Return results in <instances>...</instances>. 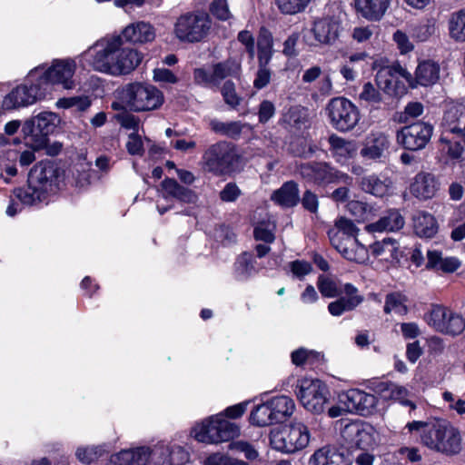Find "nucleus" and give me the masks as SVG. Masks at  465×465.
Listing matches in <instances>:
<instances>
[{"label": "nucleus", "instance_id": "obj_51", "mask_svg": "<svg viewBox=\"0 0 465 465\" xmlns=\"http://www.w3.org/2000/svg\"><path fill=\"white\" fill-rule=\"evenodd\" d=\"M241 70V64L234 60H227L223 63H218L213 65V71L216 80L217 86L222 80L228 76H237Z\"/></svg>", "mask_w": 465, "mask_h": 465}, {"label": "nucleus", "instance_id": "obj_26", "mask_svg": "<svg viewBox=\"0 0 465 465\" xmlns=\"http://www.w3.org/2000/svg\"><path fill=\"white\" fill-rule=\"evenodd\" d=\"M392 0H354L358 16L369 21L379 22L387 14Z\"/></svg>", "mask_w": 465, "mask_h": 465}, {"label": "nucleus", "instance_id": "obj_63", "mask_svg": "<svg viewBox=\"0 0 465 465\" xmlns=\"http://www.w3.org/2000/svg\"><path fill=\"white\" fill-rule=\"evenodd\" d=\"M229 449L242 452L247 460H253L259 456L257 450L249 442L243 440L230 443Z\"/></svg>", "mask_w": 465, "mask_h": 465}, {"label": "nucleus", "instance_id": "obj_6", "mask_svg": "<svg viewBox=\"0 0 465 465\" xmlns=\"http://www.w3.org/2000/svg\"><path fill=\"white\" fill-rule=\"evenodd\" d=\"M311 431L302 421H292L270 432L272 449L284 454H294L306 449L311 441Z\"/></svg>", "mask_w": 465, "mask_h": 465}, {"label": "nucleus", "instance_id": "obj_30", "mask_svg": "<svg viewBox=\"0 0 465 465\" xmlns=\"http://www.w3.org/2000/svg\"><path fill=\"white\" fill-rule=\"evenodd\" d=\"M414 233L420 238L431 239L439 232L436 217L426 211L416 212L411 218Z\"/></svg>", "mask_w": 465, "mask_h": 465}, {"label": "nucleus", "instance_id": "obj_16", "mask_svg": "<svg viewBox=\"0 0 465 465\" xmlns=\"http://www.w3.org/2000/svg\"><path fill=\"white\" fill-rule=\"evenodd\" d=\"M59 170L51 161H41L30 171L28 183L34 188L39 189L45 195L54 193L58 188Z\"/></svg>", "mask_w": 465, "mask_h": 465}, {"label": "nucleus", "instance_id": "obj_4", "mask_svg": "<svg viewBox=\"0 0 465 465\" xmlns=\"http://www.w3.org/2000/svg\"><path fill=\"white\" fill-rule=\"evenodd\" d=\"M406 428L410 432H419L422 444L431 450L448 454L457 453L460 450V432L445 420L412 421Z\"/></svg>", "mask_w": 465, "mask_h": 465}, {"label": "nucleus", "instance_id": "obj_47", "mask_svg": "<svg viewBox=\"0 0 465 465\" xmlns=\"http://www.w3.org/2000/svg\"><path fill=\"white\" fill-rule=\"evenodd\" d=\"M367 56L368 54L365 52L350 54L339 68V72L342 78L347 82L355 81L359 74L356 69V64L361 61H365Z\"/></svg>", "mask_w": 465, "mask_h": 465}, {"label": "nucleus", "instance_id": "obj_36", "mask_svg": "<svg viewBox=\"0 0 465 465\" xmlns=\"http://www.w3.org/2000/svg\"><path fill=\"white\" fill-rule=\"evenodd\" d=\"M163 197L174 198L183 203L195 205L198 201L197 194L191 189L180 185L173 179H165L162 183Z\"/></svg>", "mask_w": 465, "mask_h": 465}, {"label": "nucleus", "instance_id": "obj_53", "mask_svg": "<svg viewBox=\"0 0 465 465\" xmlns=\"http://www.w3.org/2000/svg\"><path fill=\"white\" fill-rule=\"evenodd\" d=\"M359 100L370 106L379 107L383 101L381 93L371 82L364 83L359 94Z\"/></svg>", "mask_w": 465, "mask_h": 465}, {"label": "nucleus", "instance_id": "obj_34", "mask_svg": "<svg viewBox=\"0 0 465 465\" xmlns=\"http://www.w3.org/2000/svg\"><path fill=\"white\" fill-rule=\"evenodd\" d=\"M361 188L367 193L376 197H384L389 195L393 189V183L386 175L370 174L361 181Z\"/></svg>", "mask_w": 465, "mask_h": 465}, {"label": "nucleus", "instance_id": "obj_59", "mask_svg": "<svg viewBox=\"0 0 465 465\" xmlns=\"http://www.w3.org/2000/svg\"><path fill=\"white\" fill-rule=\"evenodd\" d=\"M317 285L320 292L324 297L332 298L341 292L337 282L324 275L319 277Z\"/></svg>", "mask_w": 465, "mask_h": 465}, {"label": "nucleus", "instance_id": "obj_38", "mask_svg": "<svg viewBox=\"0 0 465 465\" xmlns=\"http://www.w3.org/2000/svg\"><path fill=\"white\" fill-rule=\"evenodd\" d=\"M256 260L251 253L241 254L233 264V278L237 282H244L249 281L258 272Z\"/></svg>", "mask_w": 465, "mask_h": 465}, {"label": "nucleus", "instance_id": "obj_29", "mask_svg": "<svg viewBox=\"0 0 465 465\" xmlns=\"http://www.w3.org/2000/svg\"><path fill=\"white\" fill-rule=\"evenodd\" d=\"M345 430L361 449L372 448L377 443L378 433L371 424L351 423Z\"/></svg>", "mask_w": 465, "mask_h": 465}, {"label": "nucleus", "instance_id": "obj_55", "mask_svg": "<svg viewBox=\"0 0 465 465\" xmlns=\"http://www.w3.org/2000/svg\"><path fill=\"white\" fill-rule=\"evenodd\" d=\"M384 397L399 401L401 404L415 409V404L409 399L410 391L407 388L390 383L385 389Z\"/></svg>", "mask_w": 465, "mask_h": 465}, {"label": "nucleus", "instance_id": "obj_20", "mask_svg": "<svg viewBox=\"0 0 465 465\" xmlns=\"http://www.w3.org/2000/svg\"><path fill=\"white\" fill-rule=\"evenodd\" d=\"M300 173L305 179L318 184L343 182L351 183V178L346 173L335 170L326 163H304L300 167Z\"/></svg>", "mask_w": 465, "mask_h": 465}, {"label": "nucleus", "instance_id": "obj_15", "mask_svg": "<svg viewBox=\"0 0 465 465\" xmlns=\"http://www.w3.org/2000/svg\"><path fill=\"white\" fill-rule=\"evenodd\" d=\"M372 69L377 71L375 75L377 85L386 93H397V84L401 78L404 79L411 87H415L411 74L399 63L381 66L380 61L376 60L372 64Z\"/></svg>", "mask_w": 465, "mask_h": 465}, {"label": "nucleus", "instance_id": "obj_37", "mask_svg": "<svg viewBox=\"0 0 465 465\" xmlns=\"http://www.w3.org/2000/svg\"><path fill=\"white\" fill-rule=\"evenodd\" d=\"M427 260V268L441 271L446 273H452L461 266V262L459 258L443 256L442 252L437 250H429Z\"/></svg>", "mask_w": 465, "mask_h": 465}, {"label": "nucleus", "instance_id": "obj_19", "mask_svg": "<svg viewBox=\"0 0 465 465\" xmlns=\"http://www.w3.org/2000/svg\"><path fill=\"white\" fill-rule=\"evenodd\" d=\"M339 403L345 406L348 412H357L361 415L372 413L377 406L375 395L359 389H350L338 395Z\"/></svg>", "mask_w": 465, "mask_h": 465}, {"label": "nucleus", "instance_id": "obj_49", "mask_svg": "<svg viewBox=\"0 0 465 465\" xmlns=\"http://www.w3.org/2000/svg\"><path fill=\"white\" fill-rule=\"evenodd\" d=\"M292 362L296 366L313 365L323 359V355L313 350L299 348L291 353Z\"/></svg>", "mask_w": 465, "mask_h": 465}, {"label": "nucleus", "instance_id": "obj_2", "mask_svg": "<svg viewBox=\"0 0 465 465\" xmlns=\"http://www.w3.org/2000/svg\"><path fill=\"white\" fill-rule=\"evenodd\" d=\"M76 57L54 58L49 63L35 66L29 71V79L40 81L48 97H51L55 87L64 91H72L79 85L76 76L78 62L83 66L85 60Z\"/></svg>", "mask_w": 465, "mask_h": 465}, {"label": "nucleus", "instance_id": "obj_43", "mask_svg": "<svg viewBox=\"0 0 465 465\" xmlns=\"http://www.w3.org/2000/svg\"><path fill=\"white\" fill-rule=\"evenodd\" d=\"M249 421L257 427H266L278 423L268 400L256 405L252 410Z\"/></svg>", "mask_w": 465, "mask_h": 465}, {"label": "nucleus", "instance_id": "obj_46", "mask_svg": "<svg viewBox=\"0 0 465 465\" xmlns=\"http://www.w3.org/2000/svg\"><path fill=\"white\" fill-rule=\"evenodd\" d=\"M109 451L106 444L80 446L75 450L77 460L84 464H91L97 461Z\"/></svg>", "mask_w": 465, "mask_h": 465}, {"label": "nucleus", "instance_id": "obj_31", "mask_svg": "<svg viewBox=\"0 0 465 465\" xmlns=\"http://www.w3.org/2000/svg\"><path fill=\"white\" fill-rule=\"evenodd\" d=\"M342 292L345 296L328 305V311L332 316H341L346 312L352 311L362 302V297L357 294V289L353 285L346 283Z\"/></svg>", "mask_w": 465, "mask_h": 465}, {"label": "nucleus", "instance_id": "obj_64", "mask_svg": "<svg viewBox=\"0 0 465 465\" xmlns=\"http://www.w3.org/2000/svg\"><path fill=\"white\" fill-rule=\"evenodd\" d=\"M221 93L227 104L232 107L239 105L240 97L237 95L234 84L232 81H226L223 84Z\"/></svg>", "mask_w": 465, "mask_h": 465}, {"label": "nucleus", "instance_id": "obj_21", "mask_svg": "<svg viewBox=\"0 0 465 465\" xmlns=\"http://www.w3.org/2000/svg\"><path fill=\"white\" fill-rule=\"evenodd\" d=\"M390 136L381 131H371L362 143L360 151L361 156L365 160L381 162L390 153Z\"/></svg>", "mask_w": 465, "mask_h": 465}, {"label": "nucleus", "instance_id": "obj_48", "mask_svg": "<svg viewBox=\"0 0 465 465\" xmlns=\"http://www.w3.org/2000/svg\"><path fill=\"white\" fill-rule=\"evenodd\" d=\"M257 47L259 64H268L273 54V41L271 33L266 30L260 32Z\"/></svg>", "mask_w": 465, "mask_h": 465}, {"label": "nucleus", "instance_id": "obj_32", "mask_svg": "<svg viewBox=\"0 0 465 465\" xmlns=\"http://www.w3.org/2000/svg\"><path fill=\"white\" fill-rule=\"evenodd\" d=\"M465 116V106L458 103L447 105L442 118V134H463L461 119Z\"/></svg>", "mask_w": 465, "mask_h": 465}, {"label": "nucleus", "instance_id": "obj_23", "mask_svg": "<svg viewBox=\"0 0 465 465\" xmlns=\"http://www.w3.org/2000/svg\"><path fill=\"white\" fill-rule=\"evenodd\" d=\"M440 182L439 178L427 172L418 173L411 180L409 190L415 198L426 201L435 197L440 191Z\"/></svg>", "mask_w": 465, "mask_h": 465}, {"label": "nucleus", "instance_id": "obj_17", "mask_svg": "<svg viewBox=\"0 0 465 465\" xmlns=\"http://www.w3.org/2000/svg\"><path fill=\"white\" fill-rule=\"evenodd\" d=\"M433 134V126L424 122H416L402 127L397 132L399 144L410 151H419L426 147Z\"/></svg>", "mask_w": 465, "mask_h": 465}, {"label": "nucleus", "instance_id": "obj_24", "mask_svg": "<svg viewBox=\"0 0 465 465\" xmlns=\"http://www.w3.org/2000/svg\"><path fill=\"white\" fill-rule=\"evenodd\" d=\"M151 450L148 445H136L110 456L107 465H149Z\"/></svg>", "mask_w": 465, "mask_h": 465}, {"label": "nucleus", "instance_id": "obj_10", "mask_svg": "<svg viewBox=\"0 0 465 465\" xmlns=\"http://www.w3.org/2000/svg\"><path fill=\"white\" fill-rule=\"evenodd\" d=\"M48 98L45 87L38 80L29 79V73L24 82L15 86L3 99L2 106L5 110L27 107Z\"/></svg>", "mask_w": 465, "mask_h": 465}, {"label": "nucleus", "instance_id": "obj_8", "mask_svg": "<svg viewBox=\"0 0 465 465\" xmlns=\"http://www.w3.org/2000/svg\"><path fill=\"white\" fill-rule=\"evenodd\" d=\"M120 99L130 110L143 112L159 108L163 103V94L153 85L133 83L123 88Z\"/></svg>", "mask_w": 465, "mask_h": 465}, {"label": "nucleus", "instance_id": "obj_1", "mask_svg": "<svg viewBox=\"0 0 465 465\" xmlns=\"http://www.w3.org/2000/svg\"><path fill=\"white\" fill-rule=\"evenodd\" d=\"M94 71L113 76L128 74L142 62V54L126 46L121 35L105 36L80 54Z\"/></svg>", "mask_w": 465, "mask_h": 465}, {"label": "nucleus", "instance_id": "obj_7", "mask_svg": "<svg viewBox=\"0 0 465 465\" xmlns=\"http://www.w3.org/2000/svg\"><path fill=\"white\" fill-rule=\"evenodd\" d=\"M294 394L302 406L312 414L323 413L331 396L326 383L312 376H303L297 380Z\"/></svg>", "mask_w": 465, "mask_h": 465}, {"label": "nucleus", "instance_id": "obj_60", "mask_svg": "<svg viewBox=\"0 0 465 465\" xmlns=\"http://www.w3.org/2000/svg\"><path fill=\"white\" fill-rule=\"evenodd\" d=\"M203 465H249L247 462L226 454L213 453L203 462Z\"/></svg>", "mask_w": 465, "mask_h": 465}, {"label": "nucleus", "instance_id": "obj_56", "mask_svg": "<svg viewBox=\"0 0 465 465\" xmlns=\"http://www.w3.org/2000/svg\"><path fill=\"white\" fill-rule=\"evenodd\" d=\"M348 212L353 215L359 222L370 220L374 215V208L361 201H351L347 204Z\"/></svg>", "mask_w": 465, "mask_h": 465}, {"label": "nucleus", "instance_id": "obj_25", "mask_svg": "<svg viewBox=\"0 0 465 465\" xmlns=\"http://www.w3.org/2000/svg\"><path fill=\"white\" fill-rule=\"evenodd\" d=\"M369 249V252L376 259L386 263V267L399 263L403 257V251L401 249L400 243L391 237L374 242Z\"/></svg>", "mask_w": 465, "mask_h": 465}, {"label": "nucleus", "instance_id": "obj_28", "mask_svg": "<svg viewBox=\"0 0 465 465\" xmlns=\"http://www.w3.org/2000/svg\"><path fill=\"white\" fill-rule=\"evenodd\" d=\"M328 143L332 158L341 164L347 163L357 154L358 147L352 140H347L333 134L329 136Z\"/></svg>", "mask_w": 465, "mask_h": 465}, {"label": "nucleus", "instance_id": "obj_14", "mask_svg": "<svg viewBox=\"0 0 465 465\" xmlns=\"http://www.w3.org/2000/svg\"><path fill=\"white\" fill-rule=\"evenodd\" d=\"M424 321L435 331L446 334L458 335L465 329L463 318L442 305H433L425 313Z\"/></svg>", "mask_w": 465, "mask_h": 465}, {"label": "nucleus", "instance_id": "obj_35", "mask_svg": "<svg viewBox=\"0 0 465 465\" xmlns=\"http://www.w3.org/2000/svg\"><path fill=\"white\" fill-rule=\"evenodd\" d=\"M351 462L349 457L330 446L318 449L309 459L310 465H350Z\"/></svg>", "mask_w": 465, "mask_h": 465}, {"label": "nucleus", "instance_id": "obj_45", "mask_svg": "<svg viewBox=\"0 0 465 465\" xmlns=\"http://www.w3.org/2000/svg\"><path fill=\"white\" fill-rule=\"evenodd\" d=\"M14 197L22 206L35 205L47 199L44 193L37 188H34L29 183L27 187L15 189L14 191Z\"/></svg>", "mask_w": 465, "mask_h": 465}, {"label": "nucleus", "instance_id": "obj_62", "mask_svg": "<svg viewBox=\"0 0 465 465\" xmlns=\"http://www.w3.org/2000/svg\"><path fill=\"white\" fill-rule=\"evenodd\" d=\"M196 84L206 87H217L213 71L209 72L204 68H197L193 72Z\"/></svg>", "mask_w": 465, "mask_h": 465}, {"label": "nucleus", "instance_id": "obj_39", "mask_svg": "<svg viewBox=\"0 0 465 465\" xmlns=\"http://www.w3.org/2000/svg\"><path fill=\"white\" fill-rule=\"evenodd\" d=\"M440 79V65L431 61H423L420 63L413 77L415 87L420 84L422 86L433 85Z\"/></svg>", "mask_w": 465, "mask_h": 465}, {"label": "nucleus", "instance_id": "obj_12", "mask_svg": "<svg viewBox=\"0 0 465 465\" xmlns=\"http://www.w3.org/2000/svg\"><path fill=\"white\" fill-rule=\"evenodd\" d=\"M326 113L332 127L340 132H349L359 123L358 107L345 97H335L326 105Z\"/></svg>", "mask_w": 465, "mask_h": 465}, {"label": "nucleus", "instance_id": "obj_3", "mask_svg": "<svg viewBox=\"0 0 465 465\" xmlns=\"http://www.w3.org/2000/svg\"><path fill=\"white\" fill-rule=\"evenodd\" d=\"M331 246L347 261L364 264L369 261V248L359 239L360 229L350 219L341 216L327 232Z\"/></svg>", "mask_w": 465, "mask_h": 465}, {"label": "nucleus", "instance_id": "obj_52", "mask_svg": "<svg viewBox=\"0 0 465 465\" xmlns=\"http://www.w3.org/2000/svg\"><path fill=\"white\" fill-rule=\"evenodd\" d=\"M407 298L401 292H392L386 296L384 312L386 313L394 312L399 315H404L408 312Z\"/></svg>", "mask_w": 465, "mask_h": 465}, {"label": "nucleus", "instance_id": "obj_27", "mask_svg": "<svg viewBox=\"0 0 465 465\" xmlns=\"http://www.w3.org/2000/svg\"><path fill=\"white\" fill-rule=\"evenodd\" d=\"M120 35L132 44H146L155 39L156 31L150 23L138 21L126 25Z\"/></svg>", "mask_w": 465, "mask_h": 465}, {"label": "nucleus", "instance_id": "obj_61", "mask_svg": "<svg viewBox=\"0 0 465 465\" xmlns=\"http://www.w3.org/2000/svg\"><path fill=\"white\" fill-rule=\"evenodd\" d=\"M435 26L434 22L431 20H426L420 23L412 29V35L419 41H426L434 33Z\"/></svg>", "mask_w": 465, "mask_h": 465}, {"label": "nucleus", "instance_id": "obj_58", "mask_svg": "<svg viewBox=\"0 0 465 465\" xmlns=\"http://www.w3.org/2000/svg\"><path fill=\"white\" fill-rule=\"evenodd\" d=\"M312 0H274L278 9L285 15L302 12Z\"/></svg>", "mask_w": 465, "mask_h": 465}, {"label": "nucleus", "instance_id": "obj_50", "mask_svg": "<svg viewBox=\"0 0 465 465\" xmlns=\"http://www.w3.org/2000/svg\"><path fill=\"white\" fill-rule=\"evenodd\" d=\"M282 121L289 127L301 129L307 122L306 110L301 106H292L282 114Z\"/></svg>", "mask_w": 465, "mask_h": 465}, {"label": "nucleus", "instance_id": "obj_9", "mask_svg": "<svg viewBox=\"0 0 465 465\" xmlns=\"http://www.w3.org/2000/svg\"><path fill=\"white\" fill-rule=\"evenodd\" d=\"M210 28L211 20L206 14L186 13L177 18L173 26V34L181 42L197 43L208 35Z\"/></svg>", "mask_w": 465, "mask_h": 465}, {"label": "nucleus", "instance_id": "obj_40", "mask_svg": "<svg viewBox=\"0 0 465 465\" xmlns=\"http://www.w3.org/2000/svg\"><path fill=\"white\" fill-rule=\"evenodd\" d=\"M267 400L272 407L274 418L278 423L288 420L295 411V402L289 396L277 395Z\"/></svg>", "mask_w": 465, "mask_h": 465}, {"label": "nucleus", "instance_id": "obj_41", "mask_svg": "<svg viewBox=\"0 0 465 465\" xmlns=\"http://www.w3.org/2000/svg\"><path fill=\"white\" fill-rule=\"evenodd\" d=\"M271 199L282 207H292L299 202V190L293 182H287L274 191Z\"/></svg>", "mask_w": 465, "mask_h": 465}, {"label": "nucleus", "instance_id": "obj_44", "mask_svg": "<svg viewBox=\"0 0 465 465\" xmlns=\"http://www.w3.org/2000/svg\"><path fill=\"white\" fill-rule=\"evenodd\" d=\"M448 30L452 40L465 43V8L450 15L448 21Z\"/></svg>", "mask_w": 465, "mask_h": 465}, {"label": "nucleus", "instance_id": "obj_18", "mask_svg": "<svg viewBox=\"0 0 465 465\" xmlns=\"http://www.w3.org/2000/svg\"><path fill=\"white\" fill-rule=\"evenodd\" d=\"M150 450L154 465H183L190 460V453L183 446L165 440L150 446Z\"/></svg>", "mask_w": 465, "mask_h": 465}, {"label": "nucleus", "instance_id": "obj_54", "mask_svg": "<svg viewBox=\"0 0 465 465\" xmlns=\"http://www.w3.org/2000/svg\"><path fill=\"white\" fill-rule=\"evenodd\" d=\"M18 158V153L14 150H8L0 155V167L2 169L1 175L4 177L5 182H8L9 178L14 177L17 173L15 167V161Z\"/></svg>", "mask_w": 465, "mask_h": 465}, {"label": "nucleus", "instance_id": "obj_57", "mask_svg": "<svg viewBox=\"0 0 465 465\" xmlns=\"http://www.w3.org/2000/svg\"><path fill=\"white\" fill-rule=\"evenodd\" d=\"M275 223L270 219L259 222L254 227L253 234L257 241H263L267 243L274 241Z\"/></svg>", "mask_w": 465, "mask_h": 465}, {"label": "nucleus", "instance_id": "obj_5", "mask_svg": "<svg viewBox=\"0 0 465 465\" xmlns=\"http://www.w3.org/2000/svg\"><path fill=\"white\" fill-rule=\"evenodd\" d=\"M189 435L200 443L217 445L237 438L240 435V427L217 413L196 421Z\"/></svg>", "mask_w": 465, "mask_h": 465}, {"label": "nucleus", "instance_id": "obj_22", "mask_svg": "<svg viewBox=\"0 0 465 465\" xmlns=\"http://www.w3.org/2000/svg\"><path fill=\"white\" fill-rule=\"evenodd\" d=\"M205 168L214 173H223L230 170L234 159V153L225 143L211 146L203 155Z\"/></svg>", "mask_w": 465, "mask_h": 465}, {"label": "nucleus", "instance_id": "obj_11", "mask_svg": "<svg viewBox=\"0 0 465 465\" xmlns=\"http://www.w3.org/2000/svg\"><path fill=\"white\" fill-rule=\"evenodd\" d=\"M57 121V115L52 112H42L25 121L22 132L26 145L34 149L43 148L46 144L47 136L54 131Z\"/></svg>", "mask_w": 465, "mask_h": 465}, {"label": "nucleus", "instance_id": "obj_13", "mask_svg": "<svg viewBox=\"0 0 465 465\" xmlns=\"http://www.w3.org/2000/svg\"><path fill=\"white\" fill-rule=\"evenodd\" d=\"M341 29V22L335 17L318 18L311 28L304 30V44L310 47L332 45L338 40Z\"/></svg>", "mask_w": 465, "mask_h": 465}, {"label": "nucleus", "instance_id": "obj_33", "mask_svg": "<svg viewBox=\"0 0 465 465\" xmlns=\"http://www.w3.org/2000/svg\"><path fill=\"white\" fill-rule=\"evenodd\" d=\"M405 219L397 209L389 210L377 222L369 223L365 230L369 232H395L403 228Z\"/></svg>", "mask_w": 465, "mask_h": 465}, {"label": "nucleus", "instance_id": "obj_42", "mask_svg": "<svg viewBox=\"0 0 465 465\" xmlns=\"http://www.w3.org/2000/svg\"><path fill=\"white\" fill-rule=\"evenodd\" d=\"M453 134H442L440 137V151L450 160L461 158L465 148V137L463 134H457V139L451 137Z\"/></svg>", "mask_w": 465, "mask_h": 465}]
</instances>
